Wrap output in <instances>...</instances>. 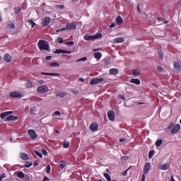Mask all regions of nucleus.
Masks as SVG:
<instances>
[{"instance_id": "obj_1", "label": "nucleus", "mask_w": 181, "mask_h": 181, "mask_svg": "<svg viewBox=\"0 0 181 181\" xmlns=\"http://www.w3.org/2000/svg\"><path fill=\"white\" fill-rule=\"evenodd\" d=\"M40 50H47V52H49L50 50V45H49V42L40 40L37 45Z\"/></svg>"}, {"instance_id": "obj_2", "label": "nucleus", "mask_w": 181, "mask_h": 181, "mask_svg": "<svg viewBox=\"0 0 181 181\" xmlns=\"http://www.w3.org/2000/svg\"><path fill=\"white\" fill-rule=\"evenodd\" d=\"M37 91L39 94H46V93H49V86L47 85H43L37 87Z\"/></svg>"}, {"instance_id": "obj_3", "label": "nucleus", "mask_w": 181, "mask_h": 181, "mask_svg": "<svg viewBox=\"0 0 181 181\" xmlns=\"http://www.w3.org/2000/svg\"><path fill=\"white\" fill-rule=\"evenodd\" d=\"M101 37H103V35H101V34H96L94 36L86 35L84 36V40H95L96 39H101Z\"/></svg>"}, {"instance_id": "obj_4", "label": "nucleus", "mask_w": 181, "mask_h": 181, "mask_svg": "<svg viewBox=\"0 0 181 181\" xmlns=\"http://www.w3.org/2000/svg\"><path fill=\"white\" fill-rule=\"evenodd\" d=\"M28 134L30 136V139H32V141H35V139L37 138V134H36V132L33 129L28 130Z\"/></svg>"}, {"instance_id": "obj_5", "label": "nucleus", "mask_w": 181, "mask_h": 181, "mask_svg": "<svg viewBox=\"0 0 181 181\" xmlns=\"http://www.w3.org/2000/svg\"><path fill=\"white\" fill-rule=\"evenodd\" d=\"M10 97H12L13 98H22L23 97V95L21 94L19 92L13 91L11 92L9 94Z\"/></svg>"}, {"instance_id": "obj_6", "label": "nucleus", "mask_w": 181, "mask_h": 181, "mask_svg": "<svg viewBox=\"0 0 181 181\" xmlns=\"http://www.w3.org/2000/svg\"><path fill=\"white\" fill-rule=\"evenodd\" d=\"M66 30H76L77 29V25L74 23H69L66 25Z\"/></svg>"}, {"instance_id": "obj_7", "label": "nucleus", "mask_w": 181, "mask_h": 181, "mask_svg": "<svg viewBox=\"0 0 181 181\" xmlns=\"http://www.w3.org/2000/svg\"><path fill=\"white\" fill-rule=\"evenodd\" d=\"M101 81H104V78H96L92 79L90 82V84H91V86H93L94 84H98V83H101Z\"/></svg>"}, {"instance_id": "obj_8", "label": "nucleus", "mask_w": 181, "mask_h": 181, "mask_svg": "<svg viewBox=\"0 0 181 181\" xmlns=\"http://www.w3.org/2000/svg\"><path fill=\"white\" fill-rule=\"evenodd\" d=\"M50 22H52L50 17H45L42 21V26H49Z\"/></svg>"}, {"instance_id": "obj_9", "label": "nucleus", "mask_w": 181, "mask_h": 181, "mask_svg": "<svg viewBox=\"0 0 181 181\" xmlns=\"http://www.w3.org/2000/svg\"><path fill=\"white\" fill-rule=\"evenodd\" d=\"M107 117L110 121H115V112L110 110L107 112Z\"/></svg>"}, {"instance_id": "obj_10", "label": "nucleus", "mask_w": 181, "mask_h": 181, "mask_svg": "<svg viewBox=\"0 0 181 181\" xmlns=\"http://www.w3.org/2000/svg\"><path fill=\"white\" fill-rule=\"evenodd\" d=\"M180 131V124H176L171 130V134H177Z\"/></svg>"}, {"instance_id": "obj_11", "label": "nucleus", "mask_w": 181, "mask_h": 181, "mask_svg": "<svg viewBox=\"0 0 181 181\" xmlns=\"http://www.w3.org/2000/svg\"><path fill=\"white\" fill-rule=\"evenodd\" d=\"M174 69L175 70H177V71H180L181 70V62H174Z\"/></svg>"}, {"instance_id": "obj_12", "label": "nucleus", "mask_w": 181, "mask_h": 181, "mask_svg": "<svg viewBox=\"0 0 181 181\" xmlns=\"http://www.w3.org/2000/svg\"><path fill=\"white\" fill-rule=\"evenodd\" d=\"M14 175L19 179H23V177H25V173H23L22 171H16L14 173Z\"/></svg>"}, {"instance_id": "obj_13", "label": "nucleus", "mask_w": 181, "mask_h": 181, "mask_svg": "<svg viewBox=\"0 0 181 181\" xmlns=\"http://www.w3.org/2000/svg\"><path fill=\"white\" fill-rule=\"evenodd\" d=\"M54 53L57 54H60V53H66L68 54H71V51H67L66 49H56Z\"/></svg>"}, {"instance_id": "obj_14", "label": "nucleus", "mask_w": 181, "mask_h": 181, "mask_svg": "<svg viewBox=\"0 0 181 181\" xmlns=\"http://www.w3.org/2000/svg\"><path fill=\"white\" fill-rule=\"evenodd\" d=\"M91 131L95 132V131H98V124L97 123H92L90 126Z\"/></svg>"}, {"instance_id": "obj_15", "label": "nucleus", "mask_w": 181, "mask_h": 181, "mask_svg": "<svg viewBox=\"0 0 181 181\" xmlns=\"http://www.w3.org/2000/svg\"><path fill=\"white\" fill-rule=\"evenodd\" d=\"M149 170H151V163H147L144 167V175H146Z\"/></svg>"}, {"instance_id": "obj_16", "label": "nucleus", "mask_w": 181, "mask_h": 181, "mask_svg": "<svg viewBox=\"0 0 181 181\" xmlns=\"http://www.w3.org/2000/svg\"><path fill=\"white\" fill-rule=\"evenodd\" d=\"M20 158L23 160H29V156L27 153H21L20 154Z\"/></svg>"}, {"instance_id": "obj_17", "label": "nucleus", "mask_w": 181, "mask_h": 181, "mask_svg": "<svg viewBox=\"0 0 181 181\" xmlns=\"http://www.w3.org/2000/svg\"><path fill=\"white\" fill-rule=\"evenodd\" d=\"M114 43H124V37H119L113 40Z\"/></svg>"}, {"instance_id": "obj_18", "label": "nucleus", "mask_w": 181, "mask_h": 181, "mask_svg": "<svg viewBox=\"0 0 181 181\" xmlns=\"http://www.w3.org/2000/svg\"><path fill=\"white\" fill-rule=\"evenodd\" d=\"M119 71L117 69H110V74H111L112 76H117V74H118Z\"/></svg>"}, {"instance_id": "obj_19", "label": "nucleus", "mask_w": 181, "mask_h": 181, "mask_svg": "<svg viewBox=\"0 0 181 181\" xmlns=\"http://www.w3.org/2000/svg\"><path fill=\"white\" fill-rule=\"evenodd\" d=\"M124 23V20L122 19V17L121 16H117L116 18V23L117 25H122V23Z\"/></svg>"}, {"instance_id": "obj_20", "label": "nucleus", "mask_w": 181, "mask_h": 181, "mask_svg": "<svg viewBox=\"0 0 181 181\" xmlns=\"http://www.w3.org/2000/svg\"><path fill=\"white\" fill-rule=\"evenodd\" d=\"M4 60L6 63H11V61L12 60V57L9 54H6L4 57Z\"/></svg>"}, {"instance_id": "obj_21", "label": "nucleus", "mask_w": 181, "mask_h": 181, "mask_svg": "<svg viewBox=\"0 0 181 181\" xmlns=\"http://www.w3.org/2000/svg\"><path fill=\"white\" fill-rule=\"evenodd\" d=\"M160 170H168V169H169V164L165 163L160 165Z\"/></svg>"}, {"instance_id": "obj_22", "label": "nucleus", "mask_w": 181, "mask_h": 181, "mask_svg": "<svg viewBox=\"0 0 181 181\" xmlns=\"http://www.w3.org/2000/svg\"><path fill=\"white\" fill-rule=\"evenodd\" d=\"M130 83H133L134 84H136L137 86H139V84H141V81L138 78H132L130 80Z\"/></svg>"}, {"instance_id": "obj_23", "label": "nucleus", "mask_w": 181, "mask_h": 181, "mask_svg": "<svg viewBox=\"0 0 181 181\" xmlns=\"http://www.w3.org/2000/svg\"><path fill=\"white\" fill-rule=\"evenodd\" d=\"M18 119V117L10 115L6 117V121H16Z\"/></svg>"}, {"instance_id": "obj_24", "label": "nucleus", "mask_w": 181, "mask_h": 181, "mask_svg": "<svg viewBox=\"0 0 181 181\" xmlns=\"http://www.w3.org/2000/svg\"><path fill=\"white\" fill-rule=\"evenodd\" d=\"M95 59H100L103 57V54L101 52H95L93 54Z\"/></svg>"}, {"instance_id": "obj_25", "label": "nucleus", "mask_w": 181, "mask_h": 181, "mask_svg": "<svg viewBox=\"0 0 181 181\" xmlns=\"http://www.w3.org/2000/svg\"><path fill=\"white\" fill-rule=\"evenodd\" d=\"M25 87L27 88H32V87H33V83H32V81H27V82L25 83Z\"/></svg>"}, {"instance_id": "obj_26", "label": "nucleus", "mask_w": 181, "mask_h": 181, "mask_svg": "<svg viewBox=\"0 0 181 181\" xmlns=\"http://www.w3.org/2000/svg\"><path fill=\"white\" fill-rule=\"evenodd\" d=\"M41 74H42L43 76H60V74H56V73L42 72Z\"/></svg>"}, {"instance_id": "obj_27", "label": "nucleus", "mask_w": 181, "mask_h": 181, "mask_svg": "<svg viewBox=\"0 0 181 181\" xmlns=\"http://www.w3.org/2000/svg\"><path fill=\"white\" fill-rule=\"evenodd\" d=\"M49 67H60V64L57 62H52L49 64Z\"/></svg>"}, {"instance_id": "obj_28", "label": "nucleus", "mask_w": 181, "mask_h": 181, "mask_svg": "<svg viewBox=\"0 0 181 181\" xmlns=\"http://www.w3.org/2000/svg\"><path fill=\"white\" fill-rule=\"evenodd\" d=\"M56 97H61V98H64L66 97V93H63V92H57L56 93Z\"/></svg>"}, {"instance_id": "obj_29", "label": "nucleus", "mask_w": 181, "mask_h": 181, "mask_svg": "<svg viewBox=\"0 0 181 181\" xmlns=\"http://www.w3.org/2000/svg\"><path fill=\"white\" fill-rule=\"evenodd\" d=\"M27 23H28V25H30L33 28H35V25H36V23L33 22L32 20H28Z\"/></svg>"}, {"instance_id": "obj_30", "label": "nucleus", "mask_w": 181, "mask_h": 181, "mask_svg": "<svg viewBox=\"0 0 181 181\" xmlns=\"http://www.w3.org/2000/svg\"><path fill=\"white\" fill-rule=\"evenodd\" d=\"M65 45L68 46V47H71V46H74V41H69L65 42Z\"/></svg>"}, {"instance_id": "obj_31", "label": "nucleus", "mask_w": 181, "mask_h": 181, "mask_svg": "<svg viewBox=\"0 0 181 181\" xmlns=\"http://www.w3.org/2000/svg\"><path fill=\"white\" fill-rule=\"evenodd\" d=\"M6 117H8V112H3L0 115V118H1V119H4V118H6Z\"/></svg>"}, {"instance_id": "obj_32", "label": "nucleus", "mask_w": 181, "mask_h": 181, "mask_svg": "<svg viewBox=\"0 0 181 181\" xmlns=\"http://www.w3.org/2000/svg\"><path fill=\"white\" fill-rule=\"evenodd\" d=\"M163 141L162 139H159L156 142V146L159 147L160 145H162Z\"/></svg>"}, {"instance_id": "obj_33", "label": "nucleus", "mask_w": 181, "mask_h": 181, "mask_svg": "<svg viewBox=\"0 0 181 181\" xmlns=\"http://www.w3.org/2000/svg\"><path fill=\"white\" fill-rule=\"evenodd\" d=\"M104 177H105V179H106L107 181H111V176H110V174H108V173H105V174H104Z\"/></svg>"}, {"instance_id": "obj_34", "label": "nucleus", "mask_w": 181, "mask_h": 181, "mask_svg": "<svg viewBox=\"0 0 181 181\" xmlns=\"http://www.w3.org/2000/svg\"><path fill=\"white\" fill-rule=\"evenodd\" d=\"M59 167L61 169H64V168H66V163L64 161H61L59 163Z\"/></svg>"}, {"instance_id": "obj_35", "label": "nucleus", "mask_w": 181, "mask_h": 181, "mask_svg": "<svg viewBox=\"0 0 181 181\" xmlns=\"http://www.w3.org/2000/svg\"><path fill=\"white\" fill-rule=\"evenodd\" d=\"M133 76H139V71L136 69L132 70Z\"/></svg>"}, {"instance_id": "obj_36", "label": "nucleus", "mask_w": 181, "mask_h": 181, "mask_svg": "<svg viewBox=\"0 0 181 181\" xmlns=\"http://www.w3.org/2000/svg\"><path fill=\"white\" fill-rule=\"evenodd\" d=\"M36 111H37V109L36 107H33L30 109V114L35 115L36 114Z\"/></svg>"}, {"instance_id": "obj_37", "label": "nucleus", "mask_w": 181, "mask_h": 181, "mask_svg": "<svg viewBox=\"0 0 181 181\" xmlns=\"http://www.w3.org/2000/svg\"><path fill=\"white\" fill-rule=\"evenodd\" d=\"M127 159H129V158H128L127 156H122V157L121 158V160H122V165H124V162L125 160H127Z\"/></svg>"}, {"instance_id": "obj_38", "label": "nucleus", "mask_w": 181, "mask_h": 181, "mask_svg": "<svg viewBox=\"0 0 181 181\" xmlns=\"http://www.w3.org/2000/svg\"><path fill=\"white\" fill-rule=\"evenodd\" d=\"M79 62H87V57H83L77 60V63H79Z\"/></svg>"}, {"instance_id": "obj_39", "label": "nucleus", "mask_w": 181, "mask_h": 181, "mask_svg": "<svg viewBox=\"0 0 181 181\" xmlns=\"http://www.w3.org/2000/svg\"><path fill=\"white\" fill-rule=\"evenodd\" d=\"M33 165V163H26V164L24 165L25 168H30Z\"/></svg>"}, {"instance_id": "obj_40", "label": "nucleus", "mask_w": 181, "mask_h": 181, "mask_svg": "<svg viewBox=\"0 0 181 181\" xmlns=\"http://www.w3.org/2000/svg\"><path fill=\"white\" fill-rule=\"evenodd\" d=\"M158 55H159V58L160 59V60H163V52H162V51H159Z\"/></svg>"}, {"instance_id": "obj_41", "label": "nucleus", "mask_w": 181, "mask_h": 181, "mask_svg": "<svg viewBox=\"0 0 181 181\" xmlns=\"http://www.w3.org/2000/svg\"><path fill=\"white\" fill-rule=\"evenodd\" d=\"M50 170H52V168H51V167H50V165H47V168H46V172H47V173H50Z\"/></svg>"}, {"instance_id": "obj_42", "label": "nucleus", "mask_w": 181, "mask_h": 181, "mask_svg": "<svg viewBox=\"0 0 181 181\" xmlns=\"http://www.w3.org/2000/svg\"><path fill=\"white\" fill-rule=\"evenodd\" d=\"M8 29H15V24L11 23L8 25Z\"/></svg>"}, {"instance_id": "obj_43", "label": "nucleus", "mask_w": 181, "mask_h": 181, "mask_svg": "<svg viewBox=\"0 0 181 181\" xmlns=\"http://www.w3.org/2000/svg\"><path fill=\"white\" fill-rule=\"evenodd\" d=\"M153 153H155L154 151H149L148 158L151 159L153 156Z\"/></svg>"}, {"instance_id": "obj_44", "label": "nucleus", "mask_w": 181, "mask_h": 181, "mask_svg": "<svg viewBox=\"0 0 181 181\" xmlns=\"http://www.w3.org/2000/svg\"><path fill=\"white\" fill-rule=\"evenodd\" d=\"M21 8H15L16 15H18V13H21Z\"/></svg>"}, {"instance_id": "obj_45", "label": "nucleus", "mask_w": 181, "mask_h": 181, "mask_svg": "<svg viewBox=\"0 0 181 181\" xmlns=\"http://www.w3.org/2000/svg\"><path fill=\"white\" fill-rule=\"evenodd\" d=\"M64 148H69L70 146V144L69 142H64L63 144Z\"/></svg>"}, {"instance_id": "obj_46", "label": "nucleus", "mask_w": 181, "mask_h": 181, "mask_svg": "<svg viewBox=\"0 0 181 181\" xmlns=\"http://www.w3.org/2000/svg\"><path fill=\"white\" fill-rule=\"evenodd\" d=\"M174 125H175V124H173V123H170V124L168 126L167 129H172V128H173Z\"/></svg>"}, {"instance_id": "obj_47", "label": "nucleus", "mask_w": 181, "mask_h": 181, "mask_svg": "<svg viewBox=\"0 0 181 181\" xmlns=\"http://www.w3.org/2000/svg\"><path fill=\"white\" fill-rule=\"evenodd\" d=\"M56 8H58V9H64V5H57Z\"/></svg>"}, {"instance_id": "obj_48", "label": "nucleus", "mask_w": 181, "mask_h": 181, "mask_svg": "<svg viewBox=\"0 0 181 181\" xmlns=\"http://www.w3.org/2000/svg\"><path fill=\"white\" fill-rule=\"evenodd\" d=\"M157 70L159 73H162V71H163V68H162V66H158Z\"/></svg>"}, {"instance_id": "obj_49", "label": "nucleus", "mask_w": 181, "mask_h": 181, "mask_svg": "<svg viewBox=\"0 0 181 181\" xmlns=\"http://www.w3.org/2000/svg\"><path fill=\"white\" fill-rule=\"evenodd\" d=\"M4 177H6V175L5 174H2L0 175V181H2Z\"/></svg>"}, {"instance_id": "obj_50", "label": "nucleus", "mask_w": 181, "mask_h": 181, "mask_svg": "<svg viewBox=\"0 0 181 181\" xmlns=\"http://www.w3.org/2000/svg\"><path fill=\"white\" fill-rule=\"evenodd\" d=\"M53 57L52 56H47L45 57V60H47V62H49V60H52Z\"/></svg>"}, {"instance_id": "obj_51", "label": "nucleus", "mask_w": 181, "mask_h": 181, "mask_svg": "<svg viewBox=\"0 0 181 181\" xmlns=\"http://www.w3.org/2000/svg\"><path fill=\"white\" fill-rule=\"evenodd\" d=\"M128 170H129V168L122 173V176H127V173H128Z\"/></svg>"}, {"instance_id": "obj_52", "label": "nucleus", "mask_w": 181, "mask_h": 181, "mask_svg": "<svg viewBox=\"0 0 181 181\" xmlns=\"http://www.w3.org/2000/svg\"><path fill=\"white\" fill-rule=\"evenodd\" d=\"M58 43H59V44L63 43V38L59 37V38H58Z\"/></svg>"}, {"instance_id": "obj_53", "label": "nucleus", "mask_w": 181, "mask_h": 181, "mask_svg": "<svg viewBox=\"0 0 181 181\" xmlns=\"http://www.w3.org/2000/svg\"><path fill=\"white\" fill-rule=\"evenodd\" d=\"M119 98L125 100V96H124V95H119Z\"/></svg>"}, {"instance_id": "obj_54", "label": "nucleus", "mask_w": 181, "mask_h": 181, "mask_svg": "<svg viewBox=\"0 0 181 181\" xmlns=\"http://www.w3.org/2000/svg\"><path fill=\"white\" fill-rule=\"evenodd\" d=\"M35 153H36L37 156H39V158H42V154L40 153H39L38 151H35Z\"/></svg>"}, {"instance_id": "obj_55", "label": "nucleus", "mask_w": 181, "mask_h": 181, "mask_svg": "<svg viewBox=\"0 0 181 181\" xmlns=\"http://www.w3.org/2000/svg\"><path fill=\"white\" fill-rule=\"evenodd\" d=\"M42 153H43V155H47V151L45 149L42 150Z\"/></svg>"}, {"instance_id": "obj_56", "label": "nucleus", "mask_w": 181, "mask_h": 181, "mask_svg": "<svg viewBox=\"0 0 181 181\" xmlns=\"http://www.w3.org/2000/svg\"><path fill=\"white\" fill-rule=\"evenodd\" d=\"M145 173L142 175L141 181H145V179H146V177L145 176Z\"/></svg>"}, {"instance_id": "obj_57", "label": "nucleus", "mask_w": 181, "mask_h": 181, "mask_svg": "<svg viewBox=\"0 0 181 181\" xmlns=\"http://www.w3.org/2000/svg\"><path fill=\"white\" fill-rule=\"evenodd\" d=\"M38 83H40V84H44L45 83V81L42 79H40L38 81Z\"/></svg>"}, {"instance_id": "obj_58", "label": "nucleus", "mask_w": 181, "mask_h": 181, "mask_svg": "<svg viewBox=\"0 0 181 181\" xmlns=\"http://www.w3.org/2000/svg\"><path fill=\"white\" fill-rule=\"evenodd\" d=\"M55 115H61V112L59 111H56L54 112Z\"/></svg>"}, {"instance_id": "obj_59", "label": "nucleus", "mask_w": 181, "mask_h": 181, "mask_svg": "<svg viewBox=\"0 0 181 181\" xmlns=\"http://www.w3.org/2000/svg\"><path fill=\"white\" fill-rule=\"evenodd\" d=\"M110 28H115V23H112L111 25H110Z\"/></svg>"}, {"instance_id": "obj_60", "label": "nucleus", "mask_w": 181, "mask_h": 181, "mask_svg": "<svg viewBox=\"0 0 181 181\" xmlns=\"http://www.w3.org/2000/svg\"><path fill=\"white\" fill-rule=\"evenodd\" d=\"M119 141V142H125V141H127V139H120Z\"/></svg>"}, {"instance_id": "obj_61", "label": "nucleus", "mask_w": 181, "mask_h": 181, "mask_svg": "<svg viewBox=\"0 0 181 181\" xmlns=\"http://www.w3.org/2000/svg\"><path fill=\"white\" fill-rule=\"evenodd\" d=\"M49 178L47 177H45L43 181H48Z\"/></svg>"}, {"instance_id": "obj_62", "label": "nucleus", "mask_w": 181, "mask_h": 181, "mask_svg": "<svg viewBox=\"0 0 181 181\" xmlns=\"http://www.w3.org/2000/svg\"><path fill=\"white\" fill-rule=\"evenodd\" d=\"M10 114H13V112L12 111L7 112V115H10Z\"/></svg>"}, {"instance_id": "obj_63", "label": "nucleus", "mask_w": 181, "mask_h": 181, "mask_svg": "<svg viewBox=\"0 0 181 181\" xmlns=\"http://www.w3.org/2000/svg\"><path fill=\"white\" fill-rule=\"evenodd\" d=\"M137 11H138L139 13H141V8H139V6H138V7H137Z\"/></svg>"}, {"instance_id": "obj_64", "label": "nucleus", "mask_w": 181, "mask_h": 181, "mask_svg": "<svg viewBox=\"0 0 181 181\" xmlns=\"http://www.w3.org/2000/svg\"><path fill=\"white\" fill-rule=\"evenodd\" d=\"M170 181H175V178H173V176L171 177Z\"/></svg>"}]
</instances>
